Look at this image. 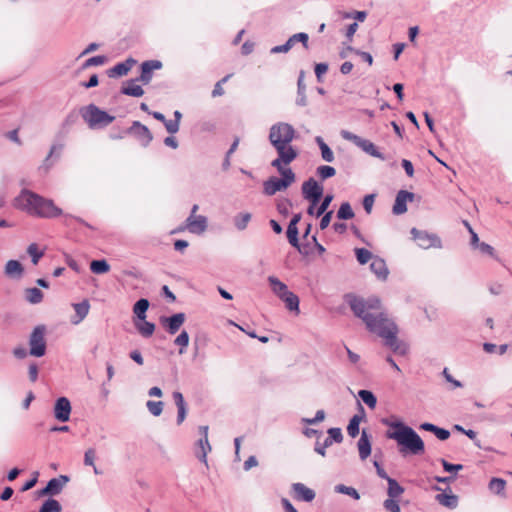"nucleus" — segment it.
I'll list each match as a JSON object with an SVG mask.
<instances>
[{
    "instance_id": "53",
    "label": "nucleus",
    "mask_w": 512,
    "mask_h": 512,
    "mask_svg": "<svg viewBox=\"0 0 512 512\" xmlns=\"http://www.w3.org/2000/svg\"><path fill=\"white\" fill-rule=\"evenodd\" d=\"M328 437L327 439H331V443L336 442L340 443L343 440L342 431L340 428H329L328 431Z\"/></svg>"
},
{
    "instance_id": "8",
    "label": "nucleus",
    "mask_w": 512,
    "mask_h": 512,
    "mask_svg": "<svg viewBox=\"0 0 512 512\" xmlns=\"http://www.w3.org/2000/svg\"><path fill=\"white\" fill-rule=\"evenodd\" d=\"M46 328L44 325L36 326L29 337V354L34 357H42L46 353Z\"/></svg>"
},
{
    "instance_id": "25",
    "label": "nucleus",
    "mask_w": 512,
    "mask_h": 512,
    "mask_svg": "<svg viewBox=\"0 0 512 512\" xmlns=\"http://www.w3.org/2000/svg\"><path fill=\"white\" fill-rule=\"evenodd\" d=\"M305 72L303 70L300 71L297 81V98L296 104L298 106L304 107L307 105V97H306V85L304 83Z\"/></svg>"
},
{
    "instance_id": "16",
    "label": "nucleus",
    "mask_w": 512,
    "mask_h": 512,
    "mask_svg": "<svg viewBox=\"0 0 512 512\" xmlns=\"http://www.w3.org/2000/svg\"><path fill=\"white\" fill-rule=\"evenodd\" d=\"M415 194L406 190H400L395 198L392 208L394 215H401L407 211V202L413 201Z\"/></svg>"
},
{
    "instance_id": "51",
    "label": "nucleus",
    "mask_w": 512,
    "mask_h": 512,
    "mask_svg": "<svg viewBox=\"0 0 512 512\" xmlns=\"http://www.w3.org/2000/svg\"><path fill=\"white\" fill-rule=\"evenodd\" d=\"M106 61H107V57L105 55L93 56V57L87 59L83 63L82 68L86 69V68L91 67V66L103 65V64L106 63Z\"/></svg>"
},
{
    "instance_id": "4",
    "label": "nucleus",
    "mask_w": 512,
    "mask_h": 512,
    "mask_svg": "<svg viewBox=\"0 0 512 512\" xmlns=\"http://www.w3.org/2000/svg\"><path fill=\"white\" fill-rule=\"evenodd\" d=\"M296 137L294 127L286 122H277L269 129L268 139L274 149H295L291 142Z\"/></svg>"
},
{
    "instance_id": "63",
    "label": "nucleus",
    "mask_w": 512,
    "mask_h": 512,
    "mask_svg": "<svg viewBox=\"0 0 512 512\" xmlns=\"http://www.w3.org/2000/svg\"><path fill=\"white\" fill-rule=\"evenodd\" d=\"M367 17V13L365 11H356L355 13L345 12L343 14V18L349 19L354 18L357 21L363 22Z\"/></svg>"
},
{
    "instance_id": "27",
    "label": "nucleus",
    "mask_w": 512,
    "mask_h": 512,
    "mask_svg": "<svg viewBox=\"0 0 512 512\" xmlns=\"http://www.w3.org/2000/svg\"><path fill=\"white\" fill-rule=\"evenodd\" d=\"M73 307L75 310V317L71 319V322L73 324H78L87 316L90 305L87 300H83L80 303L73 304Z\"/></svg>"
},
{
    "instance_id": "24",
    "label": "nucleus",
    "mask_w": 512,
    "mask_h": 512,
    "mask_svg": "<svg viewBox=\"0 0 512 512\" xmlns=\"http://www.w3.org/2000/svg\"><path fill=\"white\" fill-rule=\"evenodd\" d=\"M211 451V446L208 441V436H202L197 442L195 451L196 457L203 463L207 464V454Z\"/></svg>"
},
{
    "instance_id": "43",
    "label": "nucleus",
    "mask_w": 512,
    "mask_h": 512,
    "mask_svg": "<svg viewBox=\"0 0 512 512\" xmlns=\"http://www.w3.org/2000/svg\"><path fill=\"white\" fill-rule=\"evenodd\" d=\"M63 148L62 144H53L50 148V151L43 161V164L40 166V170H44L45 172H48L49 169L52 167L53 163L50 162V158L55 154L57 150L61 151Z\"/></svg>"
},
{
    "instance_id": "14",
    "label": "nucleus",
    "mask_w": 512,
    "mask_h": 512,
    "mask_svg": "<svg viewBox=\"0 0 512 512\" xmlns=\"http://www.w3.org/2000/svg\"><path fill=\"white\" fill-rule=\"evenodd\" d=\"M71 403L67 397H59L54 404L53 414L56 420L67 422L71 415Z\"/></svg>"
},
{
    "instance_id": "37",
    "label": "nucleus",
    "mask_w": 512,
    "mask_h": 512,
    "mask_svg": "<svg viewBox=\"0 0 512 512\" xmlns=\"http://www.w3.org/2000/svg\"><path fill=\"white\" fill-rule=\"evenodd\" d=\"M62 506L54 498H48L46 501L43 502V504L40 507L39 512H61Z\"/></svg>"
},
{
    "instance_id": "55",
    "label": "nucleus",
    "mask_w": 512,
    "mask_h": 512,
    "mask_svg": "<svg viewBox=\"0 0 512 512\" xmlns=\"http://www.w3.org/2000/svg\"><path fill=\"white\" fill-rule=\"evenodd\" d=\"M230 77H231V75L228 74L214 85V88L212 90V97H218V96H222L224 94V89H223L222 85H223V83L227 82Z\"/></svg>"
},
{
    "instance_id": "2",
    "label": "nucleus",
    "mask_w": 512,
    "mask_h": 512,
    "mask_svg": "<svg viewBox=\"0 0 512 512\" xmlns=\"http://www.w3.org/2000/svg\"><path fill=\"white\" fill-rule=\"evenodd\" d=\"M381 423L392 429L386 432V437L396 441L399 453L402 456L424 454V441L412 427L406 425L403 421H391L388 418H383Z\"/></svg>"
},
{
    "instance_id": "23",
    "label": "nucleus",
    "mask_w": 512,
    "mask_h": 512,
    "mask_svg": "<svg viewBox=\"0 0 512 512\" xmlns=\"http://www.w3.org/2000/svg\"><path fill=\"white\" fill-rule=\"evenodd\" d=\"M5 275L12 279H20L23 276L24 268L18 260H9L5 265Z\"/></svg>"
},
{
    "instance_id": "15",
    "label": "nucleus",
    "mask_w": 512,
    "mask_h": 512,
    "mask_svg": "<svg viewBox=\"0 0 512 512\" xmlns=\"http://www.w3.org/2000/svg\"><path fill=\"white\" fill-rule=\"evenodd\" d=\"M186 320V315L182 312L173 314L172 316L166 317L162 316L160 318V323L166 329V331L170 335H174L180 329V327L184 324Z\"/></svg>"
},
{
    "instance_id": "64",
    "label": "nucleus",
    "mask_w": 512,
    "mask_h": 512,
    "mask_svg": "<svg viewBox=\"0 0 512 512\" xmlns=\"http://www.w3.org/2000/svg\"><path fill=\"white\" fill-rule=\"evenodd\" d=\"M163 124H164L167 132L170 134H175L179 131L180 125L177 124V121H175V120L165 119Z\"/></svg>"
},
{
    "instance_id": "10",
    "label": "nucleus",
    "mask_w": 512,
    "mask_h": 512,
    "mask_svg": "<svg viewBox=\"0 0 512 512\" xmlns=\"http://www.w3.org/2000/svg\"><path fill=\"white\" fill-rule=\"evenodd\" d=\"M278 157L271 162V166L276 168L280 175L286 174L288 171H292L291 168L284 167L293 162L298 157V151L296 149H275Z\"/></svg>"
},
{
    "instance_id": "59",
    "label": "nucleus",
    "mask_w": 512,
    "mask_h": 512,
    "mask_svg": "<svg viewBox=\"0 0 512 512\" xmlns=\"http://www.w3.org/2000/svg\"><path fill=\"white\" fill-rule=\"evenodd\" d=\"M440 462L442 464L443 469L449 473L458 472L463 469L462 464H452L446 461L445 459H441Z\"/></svg>"
},
{
    "instance_id": "40",
    "label": "nucleus",
    "mask_w": 512,
    "mask_h": 512,
    "mask_svg": "<svg viewBox=\"0 0 512 512\" xmlns=\"http://www.w3.org/2000/svg\"><path fill=\"white\" fill-rule=\"evenodd\" d=\"M506 487V481L502 478H492L489 482V489L491 492L497 495L504 493Z\"/></svg>"
},
{
    "instance_id": "30",
    "label": "nucleus",
    "mask_w": 512,
    "mask_h": 512,
    "mask_svg": "<svg viewBox=\"0 0 512 512\" xmlns=\"http://www.w3.org/2000/svg\"><path fill=\"white\" fill-rule=\"evenodd\" d=\"M150 306L148 299L141 298L133 306L134 319H146V313Z\"/></svg>"
},
{
    "instance_id": "54",
    "label": "nucleus",
    "mask_w": 512,
    "mask_h": 512,
    "mask_svg": "<svg viewBox=\"0 0 512 512\" xmlns=\"http://www.w3.org/2000/svg\"><path fill=\"white\" fill-rule=\"evenodd\" d=\"M347 50L355 53L356 55L360 56L361 59L365 62H367L369 65H372L373 63V57L369 52L361 51L358 49H355L354 47L348 45Z\"/></svg>"
},
{
    "instance_id": "49",
    "label": "nucleus",
    "mask_w": 512,
    "mask_h": 512,
    "mask_svg": "<svg viewBox=\"0 0 512 512\" xmlns=\"http://www.w3.org/2000/svg\"><path fill=\"white\" fill-rule=\"evenodd\" d=\"M174 344L180 346L179 354H183L184 348H186L189 344V334L186 330L181 331V333L175 338Z\"/></svg>"
},
{
    "instance_id": "5",
    "label": "nucleus",
    "mask_w": 512,
    "mask_h": 512,
    "mask_svg": "<svg viewBox=\"0 0 512 512\" xmlns=\"http://www.w3.org/2000/svg\"><path fill=\"white\" fill-rule=\"evenodd\" d=\"M80 115L92 130L103 129L110 125L115 117L101 110L95 104H89L80 109Z\"/></svg>"
},
{
    "instance_id": "21",
    "label": "nucleus",
    "mask_w": 512,
    "mask_h": 512,
    "mask_svg": "<svg viewBox=\"0 0 512 512\" xmlns=\"http://www.w3.org/2000/svg\"><path fill=\"white\" fill-rule=\"evenodd\" d=\"M358 450H359V457L361 460L367 459L371 454V441H370V435L367 433L366 430H363L361 432V436L357 443Z\"/></svg>"
},
{
    "instance_id": "7",
    "label": "nucleus",
    "mask_w": 512,
    "mask_h": 512,
    "mask_svg": "<svg viewBox=\"0 0 512 512\" xmlns=\"http://www.w3.org/2000/svg\"><path fill=\"white\" fill-rule=\"evenodd\" d=\"M340 135L343 139H345L347 141H351L352 143H354L357 147L362 149L367 154H369L375 158H378L380 160L386 159L384 154L381 153L371 141L364 139L348 130H341Z\"/></svg>"
},
{
    "instance_id": "29",
    "label": "nucleus",
    "mask_w": 512,
    "mask_h": 512,
    "mask_svg": "<svg viewBox=\"0 0 512 512\" xmlns=\"http://www.w3.org/2000/svg\"><path fill=\"white\" fill-rule=\"evenodd\" d=\"M279 299L285 303V306L289 311L299 313V298L295 293L287 291L285 294L280 295Z\"/></svg>"
},
{
    "instance_id": "20",
    "label": "nucleus",
    "mask_w": 512,
    "mask_h": 512,
    "mask_svg": "<svg viewBox=\"0 0 512 512\" xmlns=\"http://www.w3.org/2000/svg\"><path fill=\"white\" fill-rule=\"evenodd\" d=\"M370 269L377 276L378 279H387L389 270L387 268L385 261L382 258L375 256L370 264Z\"/></svg>"
},
{
    "instance_id": "35",
    "label": "nucleus",
    "mask_w": 512,
    "mask_h": 512,
    "mask_svg": "<svg viewBox=\"0 0 512 512\" xmlns=\"http://www.w3.org/2000/svg\"><path fill=\"white\" fill-rule=\"evenodd\" d=\"M336 216L339 220H349V219H352L355 216V214H354V211H353L350 203L343 202L340 205Z\"/></svg>"
},
{
    "instance_id": "11",
    "label": "nucleus",
    "mask_w": 512,
    "mask_h": 512,
    "mask_svg": "<svg viewBox=\"0 0 512 512\" xmlns=\"http://www.w3.org/2000/svg\"><path fill=\"white\" fill-rule=\"evenodd\" d=\"M302 196L308 202H320L324 188L313 177L304 181L301 187Z\"/></svg>"
},
{
    "instance_id": "42",
    "label": "nucleus",
    "mask_w": 512,
    "mask_h": 512,
    "mask_svg": "<svg viewBox=\"0 0 512 512\" xmlns=\"http://www.w3.org/2000/svg\"><path fill=\"white\" fill-rule=\"evenodd\" d=\"M298 234H299L298 227H292V226L287 227L286 235H287L288 242L293 247L297 248L299 250V252H302L300 245H299Z\"/></svg>"
},
{
    "instance_id": "33",
    "label": "nucleus",
    "mask_w": 512,
    "mask_h": 512,
    "mask_svg": "<svg viewBox=\"0 0 512 512\" xmlns=\"http://www.w3.org/2000/svg\"><path fill=\"white\" fill-rule=\"evenodd\" d=\"M436 500L443 506L448 508H455L458 503V498L454 494L440 493L436 495Z\"/></svg>"
},
{
    "instance_id": "1",
    "label": "nucleus",
    "mask_w": 512,
    "mask_h": 512,
    "mask_svg": "<svg viewBox=\"0 0 512 512\" xmlns=\"http://www.w3.org/2000/svg\"><path fill=\"white\" fill-rule=\"evenodd\" d=\"M346 301L354 315L365 323L370 332L383 338L385 345L394 353L406 354V344L397 338L398 327L387 313L382 311V303L378 297L372 296L364 299L355 295H347Z\"/></svg>"
},
{
    "instance_id": "52",
    "label": "nucleus",
    "mask_w": 512,
    "mask_h": 512,
    "mask_svg": "<svg viewBox=\"0 0 512 512\" xmlns=\"http://www.w3.org/2000/svg\"><path fill=\"white\" fill-rule=\"evenodd\" d=\"M140 82L136 79H130V96L140 97L144 94L143 88L138 84Z\"/></svg>"
},
{
    "instance_id": "57",
    "label": "nucleus",
    "mask_w": 512,
    "mask_h": 512,
    "mask_svg": "<svg viewBox=\"0 0 512 512\" xmlns=\"http://www.w3.org/2000/svg\"><path fill=\"white\" fill-rule=\"evenodd\" d=\"M384 508L389 512H401V508L395 498H388L383 503Z\"/></svg>"
},
{
    "instance_id": "3",
    "label": "nucleus",
    "mask_w": 512,
    "mask_h": 512,
    "mask_svg": "<svg viewBox=\"0 0 512 512\" xmlns=\"http://www.w3.org/2000/svg\"><path fill=\"white\" fill-rule=\"evenodd\" d=\"M14 206L28 214L43 218H54L62 215V210L55 206L52 200L43 198L26 189L22 190L15 198Z\"/></svg>"
},
{
    "instance_id": "46",
    "label": "nucleus",
    "mask_w": 512,
    "mask_h": 512,
    "mask_svg": "<svg viewBox=\"0 0 512 512\" xmlns=\"http://www.w3.org/2000/svg\"><path fill=\"white\" fill-rule=\"evenodd\" d=\"M250 220H251L250 213H241L235 217L234 224L238 230L242 231V230L246 229Z\"/></svg>"
},
{
    "instance_id": "36",
    "label": "nucleus",
    "mask_w": 512,
    "mask_h": 512,
    "mask_svg": "<svg viewBox=\"0 0 512 512\" xmlns=\"http://www.w3.org/2000/svg\"><path fill=\"white\" fill-rule=\"evenodd\" d=\"M359 398L371 409H374L377 404V398L370 390H359Z\"/></svg>"
},
{
    "instance_id": "61",
    "label": "nucleus",
    "mask_w": 512,
    "mask_h": 512,
    "mask_svg": "<svg viewBox=\"0 0 512 512\" xmlns=\"http://www.w3.org/2000/svg\"><path fill=\"white\" fill-rule=\"evenodd\" d=\"M375 202V194H368L363 198V208L367 214H370L372 211V207Z\"/></svg>"
},
{
    "instance_id": "28",
    "label": "nucleus",
    "mask_w": 512,
    "mask_h": 512,
    "mask_svg": "<svg viewBox=\"0 0 512 512\" xmlns=\"http://www.w3.org/2000/svg\"><path fill=\"white\" fill-rule=\"evenodd\" d=\"M358 406H359V409L362 413V415H354L350 421H349V424L347 426V432L348 434L352 437V438H355L358 434H359V424L364 416V408L363 406L361 405L360 402H357Z\"/></svg>"
},
{
    "instance_id": "45",
    "label": "nucleus",
    "mask_w": 512,
    "mask_h": 512,
    "mask_svg": "<svg viewBox=\"0 0 512 512\" xmlns=\"http://www.w3.org/2000/svg\"><path fill=\"white\" fill-rule=\"evenodd\" d=\"M334 196L332 194H326L324 197H322L319 202L315 216L320 217L325 212H328L327 209L330 206L331 202L333 201Z\"/></svg>"
},
{
    "instance_id": "62",
    "label": "nucleus",
    "mask_w": 512,
    "mask_h": 512,
    "mask_svg": "<svg viewBox=\"0 0 512 512\" xmlns=\"http://www.w3.org/2000/svg\"><path fill=\"white\" fill-rule=\"evenodd\" d=\"M477 249H479L481 253L487 254V255L491 256L492 258L497 259L496 255H495V250L490 244H488L486 242H481L480 244L477 245Z\"/></svg>"
},
{
    "instance_id": "48",
    "label": "nucleus",
    "mask_w": 512,
    "mask_h": 512,
    "mask_svg": "<svg viewBox=\"0 0 512 512\" xmlns=\"http://www.w3.org/2000/svg\"><path fill=\"white\" fill-rule=\"evenodd\" d=\"M27 253L31 257V261L34 265H37L39 260L43 257L44 252L38 250V246L35 243H32L27 248Z\"/></svg>"
},
{
    "instance_id": "26",
    "label": "nucleus",
    "mask_w": 512,
    "mask_h": 512,
    "mask_svg": "<svg viewBox=\"0 0 512 512\" xmlns=\"http://www.w3.org/2000/svg\"><path fill=\"white\" fill-rule=\"evenodd\" d=\"M134 326L136 330L144 337L148 338L153 335L155 331V324L149 321L134 319Z\"/></svg>"
},
{
    "instance_id": "38",
    "label": "nucleus",
    "mask_w": 512,
    "mask_h": 512,
    "mask_svg": "<svg viewBox=\"0 0 512 512\" xmlns=\"http://www.w3.org/2000/svg\"><path fill=\"white\" fill-rule=\"evenodd\" d=\"M25 294L26 300L31 304H38L43 300V292L38 288H28Z\"/></svg>"
},
{
    "instance_id": "39",
    "label": "nucleus",
    "mask_w": 512,
    "mask_h": 512,
    "mask_svg": "<svg viewBox=\"0 0 512 512\" xmlns=\"http://www.w3.org/2000/svg\"><path fill=\"white\" fill-rule=\"evenodd\" d=\"M334 491L336 493L348 495V496L352 497L355 500H359L360 499L359 492L354 487H351V486H346L344 484H337L334 487Z\"/></svg>"
},
{
    "instance_id": "6",
    "label": "nucleus",
    "mask_w": 512,
    "mask_h": 512,
    "mask_svg": "<svg viewBox=\"0 0 512 512\" xmlns=\"http://www.w3.org/2000/svg\"><path fill=\"white\" fill-rule=\"evenodd\" d=\"M295 181V173L288 171L281 175V178L270 177L263 184V191L266 195L272 196L277 192L287 189Z\"/></svg>"
},
{
    "instance_id": "60",
    "label": "nucleus",
    "mask_w": 512,
    "mask_h": 512,
    "mask_svg": "<svg viewBox=\"0 0 512 512\" xmlns=\"http://www.w3.org/2000/svg\"><path fill=\"white\" fill-rule=\"evenodd\" d=\"M332 443H331V439H325L323 443H320L319 441H316L315 443V452L320 454L321 456H325L326 455V448L331 446Z\"/></svg>"
},
{
    "instance_id": "56",
    "label": "nucleus",
    "mask_w": 512,
    "mask_h": 512,
    "mask_svg": "<svg viewBox=\"0 0 512 512\" xmlns=\"http://www.w3.org/2000/svg\"><path fill=\"white\" fill-rule=\"evenodd\" d=\"M78 120V113L76 111H71L64 119L62 123L63 129L68 130L71 126H73Z\"/></svg>"
},
{
    "instance_id": "41",
    "label": "nucleus",
    "mask_w": 512,
    "mask_h": 512,
    "mask_svg": "<svg viewBox=\"0 0 512 512\" xmlns=\"http://www.w3.org/2000/svg\"><path fill=\"white\" fill-rule=\"evenodd\" d=\"M109 264L106 260H93L90 263V269L95 274H103L109 271Z\"/></svg>"
},
{
    "instance_id": "17",
    "label": "nucleus",
    "mask_w": 512,
    "mask_h": 512,
    "mask_svg": "<svg viewBox=\"0 0 512 512\" xmlns=\"http://www.w3.org/2000/svg\"><path fill=\"white\" fill-rule=\"evenodd\" d=\"M130 134H133L144 147L148 146L153 139L150 130L138 121H134L130 126Z\"/></svg>"
},
{
    "instance_id": "44",
    "label": "nucleus",
    "mask_w": 512,
    "mask_h": 512,
    "mask_svg": "<svg viewBox=\"0 0 512 512\" xmlns=\"http://www.w3.org/2000/svg\"><path fill=\"white\" fill-rule=\"evenodd\" d=\"M355 256H356L357 261L361 265L368 263L370 260H373V258L375 257L369 250H367L365 248H356Z\"/></svg>"
},
{
    "instance_id": "18",
    "label": "nucleus",
    "mask_w": 512,
    "mask_h": 512,
    "mask_svg": "<svg viewBox=\"0 0 512 512\" xmlns=\"http://www.w3.org/2000/svg\"><path fill=\"white\" fill-rule=\"evenodd\" d=\"M186 228L192 234H202L207 229V218L203 215H189L186 221Z\"/></svg>"
},
{
    "instance_id": "9",
    "label": "nucleus",
    "mask_w": 512,
    "mask_h": 512,
    "mask_svg": "<svg viewBox=\"0 0 512 512\" xmlns=\"http://www.w3.org/2000/svg\"><path fill=\"white\" fill-rule=\"evenodd\" d=\"M410 233L413 240H415L418 246L422 249H429L431 247L442 248V241L435 233L419 230L415 227L411 229Z\"/></svg>"
},
{
    "instance_id": "22",
    "label": "nucleus",
    "mask_w": 512,
    "mask_h": 512,
    "mask_svg": "<svg viewBox=\"0 0 512 512\" xmlns=\"http://www.w3.org/2000/svg\"><path fill=\"white\" fill-rule=\"evenodd\" d=\"M292 489H293L295 496L298 500H302L305 502H311L312 500H314V498L316 496L315 492L312 489L306 487L302 483H294L292 485Z\"/></svg>"
},
{
    "instance_id": "13",
    "label": "nucleus",
    "mask_w": 512,
    "mask_h": 512,
    "mask_svg": "<svg viewBox=\"0 0 512 512\" xmlns=\"http://www.w3.org/2000/svg\"><path fill=\"white\" fill-rule=\"evenodd\" d=\"M308 41H309V36L307 33H304V32H299V33H296V34H293L291 37H289V39L283 44V45H278V46H274L272 49H271V53L272 54H276V53H286L288 52L294 45L295 43L297 42H300L302 43V45L305 47V48H308Z\"/></svg>"
},
{
    "instance_id": "58",
    "label": "nucleus",
    "mask_w": 512,
    "mask_h": 512,
    "mask_svg": "<svg viewBox=\"0 0 512 512\" xmlns=\"http://www.w3.org/2000/svg\"><path fill=\"white\" fill-rule=\"evenodd\" d=\"M328 68V64L324 62L315 65L314 71L318 82H323L322 76L328 71Z\"/></svg>"
},
{
    "instance_id": "12",
    "label": "nucleus",
    "mask_w": 512,
    "mask_h": 512,
    "mask_svg": "<svg viewBox=\"0 0 512 512\" xmlns=\"http://www.w3.org/2000/svg\"><path fill=\"white\" fill-rule=\"evenodd\" d=\"M69 477L60 475L59 477L50 479L46 486L37 491L39 497L55 496L62 492L64 486L69 482Z\"/></svg>"
},
{
    "instance_id": "19",
    "label": "nucleus",
    "mask_w": 512,
    "mask_h": 512,
    "mask_svg": "<svg viewBox=\"0 0 512 512\" xmlns=\"http://www.w3.org/2000/svg\"><path fill=\"white\" fill-rule=\"evenodd\" d=\"M162 67V63L159 60H148L141 64L140 66V76L137 78L142 84H148L153 75V70L160 69Z\"/></svg>"
},
{
    "instance_id": "50",
    "label": "nucleus",
    "mask_w": 512,
    "mask_h": 512,
    "mask_svg": "<svg viewBox=\"0 0 512 512\" xmlns=\"http://www.w3.org/2000/svg\"><path fill=\"white\" fill-rule=\"evenodd\" d=\"M163 406H164V403L162 401L149 400L146 403V407H147L148 411L153 416H160L163 411Z\"/></svg>"
},
{
    "instance_id": "31",
    "label": "nucleus",
    "mask_w": 512,
    "mask_h": 512,
    "mask_svg": "<svg viewBox=\"0 0 512 512\" xmlns=\"http://www.w3.org/2000/svg\"><path fill=\"white\" fill-rule=\"evenodd\" d=\"M109 78H119L128 74V59L118 63L114 67L107 70Z\"/></svg>"
},
{
    "instance_id": "32",
    "label": "nucleus",
    "mask_w": 512,
    "mask_h": 512,
    "mask_svg": "<svg viewBox=\"0 0 512 512\" xmlns=\"http://www.w3.org/2000/svg\"><path fill=\"white\" fill-rule=\"evenodd\" d=\"M268 282L270 284V287H271L273 293L278 298H280V295L285 294L287 291H289L287 285L285 283H283L282 281H280L275 276H269Z\"/></svg>"
},
{
    "instance_id": "47",
    "label": "nucleus",
    "mask_w": 512,
    "mask_h": 512,
    "mask_svg": "<svg viewBox=\"0 0 512 512\" xmlns=\"http://www.w3.org/2000/svg\"><path fill=\"white\" fill-rule=\"evenodd\" d=\"M316 173L322 180H326L333 177L336 174V170L332 166L322 165L317 168Z\"/></svg>"
},
{
    "instance_id": "34",
    "label": "nucleus",
    "mask_w": 512,
    "mask_h": 512,
    "mask_svg": "<svg viewBox=\"0 0 512 512\" xmlns=\"http://www.w3.org/2000/svg\"><path fill=\"white\" fill-rule=\"evenodd\" d=\"M387 483V494L390 498H398L404 493V488L394 478H388Z\"/></svg>"
}]
</instances>
